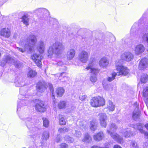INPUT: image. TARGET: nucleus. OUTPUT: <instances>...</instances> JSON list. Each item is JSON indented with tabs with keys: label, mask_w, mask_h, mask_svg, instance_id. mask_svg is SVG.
Returning a JSON list of instances; mask_svg holds the SVG:
<instances>
[{
	"label": "nucleus",
	"mask_w": 148,
	"mask_h": 148,
	"mask_svg": "<svg viewBox=\"0 0 148 148\" xmlns=\"http://www.w3.org/2000/svg\"><path fill=\"white\" fill-rule=\"evenodd\" d=\"M145 18L141 17L138 21V23H135L132 27L130 34L131 36H136L138 34L139 28L143 27L140 31L142 43L148 44V23L145 22Z\"/></svg>",
	"instance_id": "f257e3e1"
},
{
	"label": "nucleus",
	"mask_w": 148,
	"mask_h": 148,
	"mask_svg": "<svg viewBox=\"0 0 148 148\" xmlns=\"http://www.w3.org/2000/svg\"><path fill=\"white\" fill-rule=\"evenodd\" d=\"M37 42L36 36L34 34L30 35L23 41L21 40L20 45L23 47V49L17 47V50L20 52L23 53L28 51L32 53L34 51L35 45Z\"/></svg>",
	"instance_id": "f03ea898"
},
{
	"label": "nucleus",
	"mask_w": 148,
	"mask_h": 148,
	"mask_svg": "<svg viewBox=\"0 0 148 148\" xmlns=\"http://www.w3.org/2000/svg\"><path fill=\"white\" fill-rule=\"evenodd\" d=\"M117 61L116 63V68L117 71L116 73L114 72L112 75V76L108 77L107 79L108 81L110 82L113 81L115 78L116 75H127L129 73V70L126 67H123L122 66H119Z\"/></svg>",
	"instance_id": "7ed1b4c3"
},
{
	"label": "nucleus",
	"mask_w": 148,
	"mask_h": 148,
	"mask_svg": "<svg viewBox=\"0 0 148 148\" xmlns=\"http://www.w3.org/2000/svg\"><path fill=\"white\" fill-rule=\"evenodd\" d=\"M6 63L10 64L13 63L16 67L18 68L21 67L22 65L21 63L19 61L15 60L14 58L12 57L10 55L8 54L5 55L0 61V65L4 67Z\"/></svg>",
	"instance_id": "20e7f679"
},
{
	"label": "nucleus",
	"mask_w": 148,
	"mask_h": 148,
	"mask_svg": "<svg viewBox=\"0 0 148 148\" xmlns=\"http://www.w3.org/2000/svg\"><path fill=\"white\" fill-rule=\"evenodd\" d=\"M63 49L64 46L61 42H56L52 46L49 47L48 50V56L51 57L53 54L58 56L61 53Z\"/></svg>",
	"instance_id": "39448f33"
},
{
	"label": "nucleus",
	"mask_w": 148,
	"mask_h": 148,
	"mask_svg": "<svg viewBox=\"0 0 148 148\" xmlns=\"http://www.w3.org/2000/svg\"><path fill=\"white\" fill-rule=\"evenodd\" d=\"M47 86H48L51 93V98L53 99H55V95L53 85L50 83H48L46 85L45 82L44 81H39L37 84L36 89L38 92H42L46 89Z\"/></svg>",
	"instance_id": "423d86ee"
},
{
	"label": "nucleus",
	"mask_w": 148,
	"mask_h": 148,
	"mask_svg": "<svg viewBox=\"0 0 148 148\" xmlns=\"http://www.w3.org/2000/svg\"><path fill=\"white\" fill-rule=\"evenodd\" d=\"M117 128V127L115 124H111L109 127L107 129V132L114 140L119 143H123V140L122 138L118 134L114 132Z\"/></svg>",
	"instance_id": "0eeeda50"
},
{
	"label": "nucleus",
	"mask_w": 148,
	"mask_h": 148,
	"mask_svg": "<svg viewBox=\"0 0 148 148\" xmlns=\"http://www.w3.org/2000/svg\"><path fill=\"white\" fill-rule=\"evenodd\" d=\"M19 116L21 120L25 121L27 127L31 132H35L37 130L38 128L34 125L35 120L34 118L27 117L24 114L19 115Z\"/></svg>",
	"instance_id": "6e6552de"
},
{
	"label": "nucleus",
	"mask_w": 148,
	"mask_h": 148,
	"mask_svg": "<svg viewBox=\"0 0 148 148\" xmlns=\"http://www.w3.org/2000/svg\"><path fill=\"white\" fill-rule=\"evenodd\" d=\"M23 91L21 88H20V94L18 95V100L17 101V111H18L19 109L21 106H24L27 105L30 102L29 100H27V97L23 93Z\"/></svg>",
	"instance_id": "1a4fd4ad"
},
{
	"label": "nucleus",
	"mask_w": 148,
	"mask_h": 148,
	"mask_svg": "<svg viewBox=\"0 0 148 148\" xmlns=\"http://www.w3.org/2000/svg\"><path fill=\"white\" fill-rule=\"evenodd\" d=\"M134 58V56L132 54L129 52H125L123 53L121 55V59L117 60L115 62V66L116 63L117 61H118V63L119 66H122L123 67H125L122 65L123 63V61L129 62L132 60Z\"/></svg>",
	"instance_id": "9d476101"
},
{
	"label": "nucleus",
	"mask_w": 148,
	"mask_h": 148,
	"mask_svg": "<svg viewBox=\"0 0 148 148\" xmlns=\"http://www.w3.org/2000/svg\"><path fill=\"white\" fill-rule=\"evenodd\" d=\"M90 104L94 107H98L105 105L104 99L100 97H95L92 98L91 100Z\"/></svg>",
	"instance_id": "9b49d317"
},
{
	"label": "nucleus",
	"mask_w": 148,
	"mask_h": 148,
	"mask_svg": "<svg viewBox=\"0 0 148 148\" xmlns=\"http://www.w3.org/2000/svg\"><path fill=\"white\" fill-rule=\"evenodd\" d=\"M35 103L36 110L40 112H43L46 110L44 102L39 99L35 100Z\"/></svg>",
	"instance_id": "f8f14e48"
},
{
	"label": "nucleus",
	"mask_w": 148,
	"mask_h": 148,
	"mask_svg": "<svg viewBox=\"0 0 148 148\" xmlns=\"http://www.w3.org/2000/svg\"><path fill=\"white\" fill-rule=\"evenodd\" d=\"M87 70L90 69V72L92 73V75L90 77V80L92 82H95L97 80L96 75L99 71L98 69L92 68L90 66H89L86 68Z\"/></svg>",
	"instance_id": "ddd939ff"
},
{
	"label": "nucleus",
	"mask_w": 148,
	"mask_h": 148,
	"mask_svg": "<svg viewBox=\"0 0 148 148\" xmlns=\"http://www.w3.org/2000/svg\"><path fill=\"white\" fill-rule=\"evenodd\" d=\"M31 58L38 66H41L42 64V56L40 55L34 53L31 56Z\"/></svg>",
	"instance_id": "4468645a"
},
{
	"label": "nucleus",
	"mask_w": 148,
	"mask_h": 148,
	"mask_svg": "<svg viewBox=\"0 0 148 148\" xmlns=\"http://www.w3.org/2000/svg\"><path fill=\"white\" fill-rule=\"evenodd\" d=\"M14 83L15 86L17 87H21L25 85V78L20 75L16 77Z\"/></svg>",
	"instance_id": "2eb2a0df"
},
{
	"label": "nucleus",
	"mask_w": 148,
	"mask_h": 148,
	"mask_svg": "<svg viewBox=\"0 0 148 148\" xmlns=\"http://www.w3.org/2000/svg\"><path fill=\"white\" fill-rule=\"evenodd\" d=\"M148 66V60L146 58L142 59L140 61L138 69L141 70H144Z\"/></svg>",
	"instance_id": "dca6fc26"
},
{
	"label": "nucleus",
	"mask_w": 148,
	"mask_h": 148,
	"mask_svg": "<svg viewBox=\"0 0 148 148\" xmlns=\"http://www.w3.org/2000/svg\"><path fill=\"white\" fill-rule=\"evenodd\" d=\"M99 121L101 126L106 128L107 125V117L105 114L101 113L99 114Z\"/></svg>",
	"instance_id": "f3484780"
},
{
	"label": "nucleus",
	"mask_w": 148,
	"mask_h": 148,
	"mask_svg": "<svg viewBox=\"0 0 148 148\" xmlns=\"http://www.w3.org/2000/svg\"><path fill=\"white\" fill-rule=\"evenodd\" d=\"M0 35L5 38H8L11 35L10 29L8 28H2L0 31Z\"/></svg>",
	"instance_id": "a211bd4d"
},
{
	"label": "nucleus",
	"mask_w": 148,
	"mask_h": 148,
	"mask_svg": "<svg viewBox=\"0 0 148 148\" xmlns=\"http://www.w3.org/2000/svg\"><path fill=\"white\" fill-rule=\"evenodd\" d=\"M145 48L143 45L139 44L135 48V52L136 55H138L144 52Z\"/></svg>",
	"instance_id": "6ab92c4d"
},
{
	"label": "nucleus",
	"mask_w": 148,
	"mask_h": 148,
	"mask_svg": "<svg viewBox=\"0 0 148 148\" xmlns=\"http://www.w3.org/2000/svg\"><path fill=\"white\" fill-rule=\"evenodd\" d=\"M46 45L42 40H40L36 46L37 50L40 53H42L44 52Z\"/></svg>",
	"instance_id": "aec40b11"
},
{
	"label": "nucleus",
	"mask_w": 148,
	"mask_h": 148,
	"mask_svg": "<svg viewBox=\"0 0 148 148\" xmlns=\"http://www.w3.org/2000/svg\"><path fill=\"white\" fill-rule=\"evenodd\" d=\"M109 64V61L105 57L101 58L99 62V64L100 66L103 68H106Z\"/></svg>",
	"instance_id": "412c9836"
},
{
	"label": "nucleus",
	"mask_w": 148,
	"mask_h": 148,
	"mask_svg": "<svg viewBox=\"0 0 148 148\" xmlns=\"http://www.w3.org/2000/svg\"><path fill=\"white\" fill-rule=\"evenodd\" d=\"M104 137V134L102 132H100L94 135L93 138L94 140L99 141L101 140Z\"/></svg>",
	"instance_id": "4be33fe9"
},
{
	"label": "nucleus",
	"mask_w": 148,
	"mask_h": 148,
	"mask_svg": "<svg viewBox=\"0 0 148 148\" xmlns=\"http://www.w3.org/2000/svg\"><path fill=\"white\" fill-rule=\"evenodd\" d=\"M75 52L73 49H71L68 51L67 54V59L70 60L72 59L75 56Z\"/></svg>",
	"instance_id": "5701e85b"
},
{
	"label": "nucleus",
	"mask_w": 148,
	"mask_h": 148,
	"mask_svg": "<svg viewBox=\"0 0 148 148\" xmlns=\"http://www.w3.org/2000/svg\"><path fill=\"white\" fill-rule=\"evenodd\" d=\"M140 114V112L139 110H136L135 109L132 113V119L135 121L139 119Z\"/></svg>",
	"instance_id": "b1692460"
},
{
	"label": "nucleus",
	"mask_w": 148,
	"mask_h": 148,
	"mask_svg": "<svg viewBox=\"0 0 148 148\" xmlns=\"http://www.w3.org/2000/svg\"><path fill=\"white\" fill-rule=\"evenodd\" d=\"M56 93L58 97H61L64 95L65 90L62 87L58 88L56 90Z\"/></svg>",
	"instance_id": "393cba45"
},
{
	"label": "nucleus",
	"mask_w": 148,
	"mask_h": 148,
	"mask_svg": "<svg viewBox=\"0 0 148 148\" xmlns=\"http://www.w3.org/2000/svg\"><path fill=\"white\" fill-rule=\"evenodd\" d=\"M97 123L94 120H93L90 123V127L91 130L94 131L97 129Z\"/></svg>",
	"instance_id": "a878e982"
},
{
	"label": "nucleus",
	"mask_w": 148,
	"mask_h": 148,
	"mask_svg": "<svg viewBox=\"0 0 148 148\" xmlns=\"http://www.w3.org/2000/svg\"><path fill=\"white\" fill-rule=\"evenodd\" d=\"M92 141V138L88 133L85 134L84 137V142L90 143Z\"/></svg>",
	"instance_id": "bb28decb"
},
{
	"label": "nucleus",
	"mask_w": 148,
	"mask_h": 148,
	"mask_svg": "<svg viewBox=\"0 0 148 148\" xmlns=\"http://www.w3.org/2000/svg\"><path fill=\"white\" fill-rule=\"evenodd\" d=\"M148 80V75L146 74H143L141 76L140 79L141 82L143 83H146Z\"/></svg>",
	"instance_id": "cd10ccee"
},
{
	"label": "nucleus",
	"mask_w": 148,
	"mask_h": 148,
	"mask_svg": "<svg viewBox=\"0 0 148 148\" xmlns=\"http://www.w3.org/2000/svg\"><path fill=\"white\" fill-rule=\"evenodd\" d=\"M22 19V21L23 22L24 25H26V26L29 25V19L28 16L26 15H24L23 16Z\"/></svg>",
	"instance_id": "c85d7f7f"
},
{
	"label": "nucleus",
	"mask_w": 148,
	"mask_h": 148,
	"mask_svg": "<svg viewBox=\"0 0 148 148\" xmlns=\"http://www.w3.org/2000/svg\"><path fill=\"white\" fill-rule=\"evenodd\" d=\"M123 135L126 138L131 137L133 136V133L128 129H127L126 131L124 132Z\"/></svg>",
	"instance_id": "c756f323"
},
{
	"label": "nucleus",
	"mask_w": 148,
	"mask_h": 148,
	"mask_svg": "<svg viewBox=\"0 0 148 148\" xmlns=\"http://www.w3.org/2000/svg\"><path fill=\"white\" fill-rule=\"evenodd\" d=\"M36 74L37 73L35 71L30 70L28 72L27 76L30 78H32L35 77Z\"/></svg>",
	"instance_id": "7c9ffc66"
},
{
	"label": "nucleus",
	"mask_w": 148,
	"mask_h": 148,
	"mask_svg": "<svg viewBox=\"0 0 148 148\" xmlns=\"http://www.w3.org/2000/svg\"><path fill=\"white\" fill-rule=\"evenodd\" d=\"M108 108L111 111H113L114 110L115 106L110 101H109L108 102Z\"/></svg>",
	"instance_id": "2f4dec72"
},
{
	"label": "nucleus",
	"mask_w": 148,
	"mask_h": 148,
	"mask_svg": "<svg viewBox=\"0 0 148 148\" xmlns=\"http://www.w3.org/2000/svg\"><path fill=\"white\" fill-rule=\"evenodd\" d=\"M66 102L65 101H62L60 102L58 105V107L60 109L64 108L65 107Z\"/></svg>",
	"instance_id": "473e14b6"
},
{
	"label": "nucleus",
	"mask_w": 148,
	"mask_h": 148,
	"mask_svg": "<svg viewBox=\"0 0 148 148\" xmlns=\"http://www.w3.org/2000/svg\"><path fill=\"white\" fill-rule=\"evenodd\" d=\"M60 123L61 125H65L66 124V121L63 116L60 115L59 116Z\"/></svg>",
	"instance_id": "72a5a7b5"
},
{
	"label": "nucleus",
	"mask_w": 148,
	"mask_h": 148,
	"mask_svg": "<svg viewBox=\"0 0 148 148\" xmlns=\"http://www.w3.org/2000/svg\"><path fill=\"white\" fill-rule=\"evenodd\" d=\"M49 137V133L47 131H45L43 133L42 138L44 140H47Z\"/></svg>",
	"instance_id": "f704fd0d"
},
{
	"label": "nucleus",
	"mask_w": 148,
	"mask_h": 148,
	"mask_svg": "<svg viewBox=\"0 0 148 148\" xmlns=\"http://www.w3.org/2000/svg\"><path fill=\"white\" fill-rule=\"evenodd\" d=\"M43 121V126L45 127H47L49 124V121L48 119L46 118L43 117L42 118Z\"/></svg>",
	"instance_id": "c9c22d12"
},
{
	"label": "nucleus",
	"mask_w": 148,
	"mask_h": 148,
	"mask_svg": "<svg viewBox=\"0 0 148 148\" xmlns=\"http://www.w3.org/2000/svg\"><path fill=\"white\" fill-rule=\"evenodd\" d=\"M143 95L144 97H148V87H146L144 88Z\"/></svg>",
	"instance_id": "e433bc0d"
},
{
	"label": "nucleus",
	"mask_w": 148,
	"mask_h": 148,
	"mask_svg": "<svg viewBox=\"0 0 148 148\" xmlns=\"http://www.w3.org/2000/svg\"><path fill=\"white\" fill-rule=\"evenodd\" d=\"M78 59L82 62L83 64V51H82L80 52H79L78 54Z\"/></svg>",
	"instance_id": "4c0bfd02"
},
{
	"label": "nucleus",
	"mask_w": 148,
	"mask_h": 148,
	"mask_svg": "<svg viewBox=\"0 0 148 148\" xmlns=\"http://www.w3.org/2000/svg\"><path fill=\"white\" fill-rule=\"evenodd\" d=\"M102 83L103 87L105 89H106V88L108 87L109 83L107 79H104L103 80Z\"/></svg>",
	"instance_id": "58836bf2"
},
{
	"label": "nucleus",
	"mask_w": 148,
	"mask_h": 148,
	"mask_svg": "<svg viewBox=\"0 0 148 148\" xmlns=\"http://www.w3.org/2000/svg\"><path fill=\"white\" fill-rule=\"evenodd\" d=\"M130 39L128 38H124L122 40V42L123 44H130V42H129Z\"/></svg>",
	"instance_id": "ea45409f"
},
{
	"label": "nucleus",
	"mask_w": 148,
	"mask_h": 148,
	"mask_svg": "<svg viewBox=\"0 0 148 148\" xmlns=\"http://www.w3.org/2000/svg\"><path fill=\"white\" fill-rule=\"evenodd\" d=\"M130 147L131 148H138L137 143L134 140L132 141Z\"/></svg>",
	"instance_id": "a19ab883"
},
{
	"label": "nucleus",
	"mask_w": 148,
	"mask_h": 148,
	"mask_svg": "<svg viewBox=\"0 0 148 148\" xmlns=\"http://www.w3.org/2000/svg\"><path fill=\"white\" fill-rule=\"evenodd\" d=\"M65 139L69 143H72L74 141L73 139L70 137L69 136H66L65 138Z\"/></svg>",
	"instance_id": "79ce46f5"
},
{
	"label": "nucleus",
	"mask_w": 148,
	"mask_h": 148,
	"mask_svg": "<svg viewBox=\"0 0 148 148\" xmlns=\"http://www.w3.org/2000/svg\"><path fill=\"white\" fill-rule=\"evenodd\" d=\"M37 11L40 13H43L44 12H48V11L47 10L44 8H39L37 9Z\"/></svg>",
	"instance_id": "37998d69"
},
{
	"label": "nucleus",
	"mask_w": 148,
	"mask_h": 148,
	"mask_svg": "<svg viewBox=\"0 0 148 148\" xmlns=\"http://www.w3.org/2000/svg\"><path fill=\"white\" fill-rule=\"evenodd\" d=\"M84 63H85L88 60L89 56L88 54L84 51Z\"/></svg>",
	"instance_id": "c03bdc74"
},
{
	"label": "nucleus",
	"mask_w": 148,
	"mask_h": 148,
	"mask_svg": "<svg viewBox=\"0 0 148 148\" xmlns=\"http://www.w3.org/2000/svg\"><path fill=\"white\" fill-rule=\"evenodd\" d=\"M60 146L61 148H69L68 145L64 143L61 144Z\"/></svg>",
	"instance_id": "a18cd8bd"
},
{
	"label": "nucleus",
	"mask_w": 148,
	"mask_h": 148,
	"mask_svg": "<svg viewBox=\"0 0 148 148\" xmlns=\"http://www.w3.org/2000/svg\"><path fill=\"white\" fill-rule=\"evenodd\" d=\"M66 73L65 72H63L61 73L59 77V79L61 80V78L62 77H66L65 76V75H66Z\"/></svg>",
	"instance_id": "49530a36"
},
{
	"label": "nucleus",
	"mask_w": 148,
	"mask_h": 148,
	"mask_svg": "<svg viewBox=\"0 0 148 148\" xmlns=\"http://www.w3.org/2000/svg\"><path fill=\"white\" fill-rule=\"evenodd\" d=\"M74 134L76 137H79L81 136V133L79 132L76 131Z\"/></svg>",
	"instance_id": "de8ad7c7"
},
{
	"label": "nucleus",
	"mask_w": 148,
	"mask_h": 148,
	"mask_svg": "<svg viewBox=\"0 0 148 148\" xmlns=\"http://www.w3.org/2000/svg\"><path fill=\"white\" fill-rule=\"evenodd\" d=\"M134 106L135 108V109H136V110H138V103L137 102L134 103Z\"/></svg>",
	"instance_id": "09e8293b"
},
{
	"label": "nucleus",
	"mask_w": 148,
	"mask_h": 148,
	"mask_svg": "<svg viewBox=\"0 0 148 148\" xmlns=\"http://www.w3.org/2000/svg\"><path fill=\"white\" fill-rule=\"evenodd\" d=\"M64 129L62 128H59L58 130V132L60 133H64Z\"/></svg>",
	"instance_id": "8fccbe9b"
},
{
	"label": "nucleus",
	"mask_w": 148,
	"mask_h": 148,
	"mask_svg": "<svg viewBox=\"0 0 148 148\" xmlns=\"http://www.w3.org/2000/svg\"><path fill=\"white\" fill-rule=\"evenodd\" d=\"M3 70L1 66H0V77L2 75Z\"/></svg>",
	"instance_id": "3c124183"
},
{
	"label": "nucleus",
	"mask_w": 148,
	"mask_h": 148,
	"mask_svg": "<svg viewBox=\"0 0 148 148\" xmlns=\"http://www.w3.org/2000/svg\"><path fill=\"white\" fill-rule=\"evenodd\" d=\"M144 101L147 104H148V96L147 97H144Z\"/></svg>",
	"instance_id": "603ef678"
},
{
	"label": "nucleus",
	"mask_w": 148,
	"mask_h": 148,
	"mask_svg": "<svg viewBox=\"0 0 148 148\" xmlns=\"http://www.w3.org/2000/svg\"><path fill=\"white\" fill-rule=\"evenodd\" d=\"M63 129L64 133L67 132L69 130V128L67 127H64Z\"/></svg>",
	"instance_id": "864d4df0"
},
{
	"label": "nucleus",
	"mask_w": 148,
	"mask_h": 148,
	"mask_svg": "<svg viewBox=\"0 0 148 148\" xmlns=\"http://www.w3.org/2000/svg\"><path fill=\"white\" fill-rule=\"evenodd\" d=\"M113 148H122V147L118 145H116L114 146Z\"/></svg>",
	"instance_id": "5fc2aeb1"
},
{
	"label": "nucleus",
	"mask_w": 148,
	"mask_h": 148,
	"mask_svg": "<svg viewBox=\"0 0 148 148\" xmlns=\"http://www.w3.org/2000/svg\"><path fill=\"white\" fill-rule=\"evenodd\" d=\"M57 65L60 66H62L63 64V63L62 62H59L57 63Z\"/></svg>",
	"instance_id": "6e6d98bb"
},
{
	"label": "nucleus",
	"mask_w": 148,
	"mask_h": 148,
	"mask_svg": "<svg viewBox=\"0 0 148 148\" xmlns=\"http://www.w3.org/2000/svg\"><path fill=\"white\" fill-rule=\"evenodd\" d=\"M144 127H145L148 131V123H146L144 125Z\"/></svg>",
	"instance_id": "4d7b16f0"
},
{
	"label": "nucleus",
	"mask_w": 148,
	"mask_h": 148,
	"mask_svg": "<svg viewBox=\"0 0 148 148\" xmlns=\"http://www.w3.org/2000/svg\"><path fill=\"white\" fill-rule=\"evenodd\" d=\"M108 143H105L104 144V145L105 146V147H103L104 148H108V147H107V146H108Z\"/></svg>",
	"instance_id": "13d9d810"
},
{
	"label": "nucleus",
	"mask_w": 148,
	"mask_h": 148,
	"mask_svg": "<svg viewBox=\"0 0 148 148\" xmlns=\"http://www.w3.org/2000/svg\"><path fill=\"white\" fill-rule=\"evenodd\" d=\"M129 126L131 127H132L133 128H135L136 126V125H134V124H130V125Z\"/></svg>",
	"instance_id": "bf43d9fd"
},
{
	"label": "nucleus",
	"mask_w": 148,
	"mask_h": 148,
	"mask_svg": "<svg viewBox=\"0 0 148 148\" xmlns=\"http://www.w3.org/2000/svg\"><path fill=\"white\" fill-rule=\"evenodd\" d=\"M45 144H46L45 143H44V144H43V142H42V143H41V147H43V146H44V145H45Z\"/></svg>",
	"instance_id": "052dcab7"
},
{
	"label": "nucleus",
	"mask_w": 148,
	"mask_h": 148,
	"mask_svg": "<svg viewBox=\"0 0 148 148\" xmlns=\"http://www.w3.org/2000/svg\"><path fill=\"white\" fill-rule=\"evenodd\" d=\"M84 99L85 98H86V96L85 95H84Z\"/></svg>",
	"instance_id": "680f3d73"
},
{
	"label": "nucleus",
	"mask_w": 148,
	"mask_h": 148,
	"mask_svg": "<svg viewBox=\"0 0 148 148\" xmlns=\"http://www.w3.org/2000/svg\"><path fill=\"white\" fill-rule=\"evenodd\" d=\"M79 99H80V100H82V101L83 100V99H81V97H79Z\"/></svg>",
	"instance_id": "e2e57ef3"
},
{
	"label": "nucleus",
	"mask_w": 148,
	"mask_h": 148,
	"mask_svg": "<svg viewBox=\"0 0 148 148\" xmlns=\"http://www.w3.org/2000/svg\"><path fill=\"white\" fill-rule=\"evenodd\" d=\"M8 0H3L2 1L3 2H6V1Z\"/></svg>",
	"instance_id": "0e129e2a"
},
{
	"label": "nucleus",
	"mask_w": 148,
	"mask_h": 148,
	"mask_svg": "<svg viewBox=\"0 0 148 148\" xmlns=\"http://www.w3.org/2000/svg\"><path fill=\"white\" fill-rule=\"evenodd\" d=\"M138 87H139V85H138Z\"/></svg>",
	"instance_id": "69168bd1"
}]
</instances>
